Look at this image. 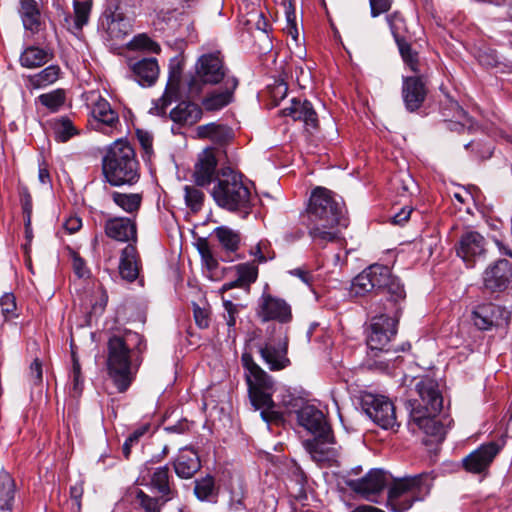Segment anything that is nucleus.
I'll return each instance as SVG.
<instances>
[{
  "label": "nucleus",
  "instance_id": "1",
  "mask_svg": "<svg viewBox=\"0 0 512 512\" xmlns=\"http://www.w3.org/2000/svg\"><path fill=\"white\" fill-rule=\"evenodd\" d=\"M146 345L143 337L133 331L113 335L107 343V370L117 391L124 393L134 381L142 364Z\"/></svg>",
  "mask_w": 512,
  "mask_h": 512
},
{
  "label": "nucleus",
  "instance_id": "2",
  "mask_svg": "<svg viewBox=\"0 0 512 512\" xmlns=\"http://www.w3.org/2000/svg\"><path fill=\"white\" fill-rule=\"evenodd\" d=\"M308 215L309 235L313 243L321 248L338 239V226L347 227L348 225L342 202L324 187H317L313 190Z\"/></svg>",
  "mask_w": 512,
  "mask_h": 512
},
{
  "label": "nucleus",
  "instance_id": "3",
  "mask_svg": "<svg viewBox=\"0 0 512 512\" xmlns=\"http://www.w3.org/2000/svg\"><path fill=\"white\" fill-rule=\"evenodd\" d=\"M416 390L419 399L409 402L411 406L409 425L442 440L447 429L436 419L443 406V397L438 389V383L432 378H424L416 384Z\"/></svg>",
  "mask_w": 512,
  "mask_h": 512
},
{
  "label": "nucleus",
  "instance_id": "4",
  "mask_svg": "<svg viewBox=\"0 0 512 512\" xmlns=\"http://www.w3.org/2000/svg\"><path fill=\"white\" fill-rule=\"evenodd\" d=\"M241 363L244 368V377L248 387L251 404L256 410H261L260 416L266 423H279L283 415L274 410L272 399L274 381L254 360L249 352L242 353Z\"/></svg>",
  "mask_w": 512,
  "mask_h": 512
},
{
  "label": "nucleus",
  "instance_id": "5",
  "mask_svg": "<svg viewBox=\"0 0 512 512\" xmlns=\"http://www.w3.org/2000/svg\"><path fill=\"white\" fill-rule=\"evenodd\" d=\"M386 293L387 299L396 306V314L400 310L401 302L406 298L404 285L398 277L394 276L388 266L372 264L353 280L350 286V294L363 297L368 294Z\"/></svg>",
  "mask_w": 512,
  "mask_h": 512
},
{
  "label": "nucleus",
  "instance_id": "6",
  "mask_svg": "<svg viewBox=\"0 0 512 512\" xmlns=\"http://www.w3.org/2000/svg\"><path fill=\"white\" fill-rule=\"evenodd\" d=\"M220 179L210 192L215 203L230 212H239L242 217L250 214L251 191L243 181V174L229 167L220 174Z\"/></svg>",
  "mask_w": 512,
  "mask_h": 512
},
{
  "label": "nucleus",
  "instance_id": "7",
  "mask_svg": "<svg viewBox=\"0 0 512 512\" xmlns=\"http://www.w3.org/2000/svg\"><path fill=\"white\" fill-rule=\"evenodd\" d=\"M432 481L429 473L396 479L388 490V507L394 512L409 510L414 502L422 501L429 494Z\"/></svg>",
  "mask_w": 512,
  "mask_h": 512
},
{
  "label": "nucleus",
  "instance_id": "8",
  "mask_svg": "<svg viewBox=\"0 0 512 512\" xmlns=\"http://www.w3.org/2000/svg\"><path fill=\"white\" fill-rule=\"evenodd\" d=\"M227 69L224 66L223 59L218 53H209L202 55L196 63V75L188 82L189 94L193 97L202 92L203 84L215 85L225 82Z\"/></svg>",
  "mask_w": 512,
  "mask_h": 512
},
{
  "label": "nucleus",
  "instance_id": "9",
  "mask_svg": "<svg viewBox=\"0 0 512 512\" xmlns=\"http://www.w3.org/2000/svg\"><path fill=\"white\" fill-rule=\"evenodd\" d=\"M362 405L369 418L383 429H394L399 426L395 406L387 397L367 394L363 397Z\"/></svg>",
  "mask_w": 512,
  "mask_h": 512
},
{
  "label": "nucleus",
  "instance_id": "10",
  "mask_svg": "<svg viewBox=\"0 0 512 512\" xmlns=\"http://www.w3.org/2000/svg\"><path fill=\"white\" fill-rule=\"evenodd\" d=\"M258 352L271 371H280L290 366L287 337L268 338L258 345Z\"/></svg>",
  "mask_w": 512,
  "mask_h": 512
},
{
  "label": "nucleus",
  "instance_id": "11",
  "mask_svg": "<svg viewBox=\"0 0 512 512\" xmlns=\"http://www.w3.org/2000/svg\"><path fill=\"white\" fill-rule=\"evenodd\" d=\"M397 319L385 314L375 316L367 334V345L371 350L383 351L396 334Z\"/></svg>",
  "mask_w": 512,
  "mask_h": 512
},
{
  "label": "nucleus",
  "instance_id": "12",
  "mask_svg": "<svg viewBox=\"0 0 512 512\" xmlns=\"http://www.w3.org/2000/svg\"><path fill=\"white\" fill-rule=\"evenodd\" d=\"M346 485L355 493L368 501H375L376 497L388 484L387 474L381 469H371L360 479L346 480Z\"/></svg>",
  "mask_w": 512,
  "mask_h": 512
},
{
  "label": "nucleus",
  "instance_id": "13",
  "mask_svg": "<svg viewBox=\"0 0 512 512\" xmlns=\"http://www.w3.org/2000/svg\"><path fill=\"white\" fill-rule=\"evenodd\" d=\"M499 450L494 442L483 444L462 459V466L468 473L486 475Z\"/></svg>",
  "mask_w": 512,
  "mask_h": 512
},
{
  "label": "nucleus",
  "instance_id": "14",
  "mask_svg": "<svg viewBox=\"0 0 512 512\" xmlns=\"http://www.w3.org/2000/svg\"><path fill=\"white\" fill-rule=\"evenodd\" d=\"M483 283L490 292H502L512 284V264L499 259L489 265L483 273Z\"/></svg>",
  "mask_w": 512,
  "mask_h": 512
},
{
  "label": "nucleus",
  "instance_id": "15",
  "mask_svg": "<svg viewBox=\"0 0 512 512\" xmlns=\"http://www.w3.org/2000/svg\"><path fill=\"white\" fill-rule=\"evenodd\" d=\"M257 314L265 322L287 323L292 318L291 307L284 299L265 293L259 299Z\"/></svg>",
  "mask_w": 512,
  "mask_h": 512
},
{
  "label": "nucleus",
  "instance_id": "16",
  "mask_svg": "<svg viewBox=\"0 0 512 512\" xmlns=\"http://www.w3.org/2000/svg\"><path fill=\"white\" fill-rule=\"evenodd\" d=\"M106 180L112 186L132 185L139 178L137 162H102Z\"/></svg>",
  "mask_w": 512,
  "mask_h": 512
},
{
  "label": "nucleus",
  "instance_id": "17",
  "mask_svg": "<svg viewBox=\"0 0 512 512\" xmlns=\"http://www.w3.org/2000/svg\"><path fill=\"white\" fill-rule=\"evenodd\" d=\"M238 86L236 77H227L222 86L207 93L202 101L201 108L207 112H214L228 106L234 98V92Z\"/></svg>",
  "mask_w": 512,
  "mask_h": 512
},
{
  "label": "nucleus",
  "instance_id": "18",
  "mask_svg": "<svg viewBox=\"0 0 512 512\" xmlns=\"http://www.w3.org/2000/svg\"><path fill=\"white\" fill-rule=\"evenodd\" d=\"M471 319L479 330H488L492 326L508 324L509 312L498 305L488 303L477 306L472 312Z\"/></svg>",
  "mask_w": 512,
  "mask_h": 512
},
{
  "label": "nucleus",
  "instance_id": "19",
  "mask_svg": "<svg viewBox=\"0 0 512 512\" xmlns=\"http://www.w3.org/2000/svg\"><path fill=\"white\" fill-rule=\"evenodd\" d=\"M297 422L317 437L326 438L332 432L323 412L313 405L302 406L297 411Z\"/></svg>",
  "mask_w": 512,
  "mask_h": 512
},
{
  "label": "nucleus",
  "instance_id": "20",
  "mask_svg": "<svg viewBox=\"0 0 512 512\" xmlns=\"http://www.w3.org/2000/svg\"><path fill=\"white\" fill-rule=\"evenodd\" d=\"M486 252L485 238L476 231L464 233L457 246V255L463 259L468 267H473L475 261L484 256Z\"/></svg>",
  "mask_w": 512,
  "mask_h": 512
},
{
  "label": "nucleus",
  "instance_id": "21",
  "mask_svg": "<svg viewBox=\"0 0 512 512\" xmlns=\"http://www.w3.org/2000/svg\"><path fill=\"white\" fill-rule=\"evenodd\" d=\"M104 231L107 237L128 244L137 242V225L129 217H110L105 221Z\"/></svg>",
  "mask_w": 512,
  "mask_h": 512
},
{
  "label": "nucleus",
  "instance_id": "22",
  "mask_svg": "<svg viewBox=\"0 0 512 512\" xmlns=\"http://www.w3.org/2000/svg\"><path fill=\"white\" fill-rule=\"evenodd\" d=\"M93 0H73V13L63 12L62 26L75 36H79L90 19Z\"/></svg>",
  "mask_w": 512,
  "mask_h": 512
},
{
  "label": "nucleus",
  "instance_id": "23",
  "mask_svg": "<svg viewBox=\"0 0 512 512\" xmlns=\"http://www.w3.org/2000/svg\"><path fill=\"white\" fill-rule=\"evenodd\" d=\"M426 83L420 76H407L403 78L402 98L406 109L410 112L418 110L427 96Z\"/></svg>",
  "mask_w": 512,
  "mask_h": 512
},
{
  "label": "nucleus",
  "instance_id": "24",
  "mask_svg": "<svg viewBox=\"0 0 512 512\" xmlns=\"http://www.w3.org/2000/svg\"><path fill=\"white\" fill-rule=\"evenodd\" d=\"M283 114L290 116L295 121H302L305 129L310 133L318 129V115L312 103L306 99L293 98L290 106L283 109Z\"/></svg>",
  "mask_w": 512,
  "mask_h": 512
},
{
  "label": "nucleus",
  "instance_id": "25",
  "mask_svg": "<svg viewBox=\"0 0 512 512\" xmlns=\"http://www.w3.org/2000/svg\"><path fill=\"white\" fill-rule=\"evenodd\" d=\"M126 498L135 510L141 512H161L164 505L169 502L157 493H151L148 489L145 491L138 487L131 488Z\"/></svg>",
  "mask_w": 512,
  "mask_h": 512
},
{
  "label": "nucleus",
  "instance_id": "26",
  "mask_svg": "<svg viewBox=\"0 0 512 512\" xmlns=\"http://www.w3.org/2000/svg\"><path fill=\"white\" fill-rule=\"evenodd\" d=\"M87 100L91 107V114L97 121V125L103 124L107 127L113 128L119 123V117L104 97L97 92H90Z\"/></svg>",
  "mask_w": 512,
  "mask_h": 512
},
{
  "label": "nucleus",
  "instance_id": "27",
  "mask_svg": "<svg viewBox=\"0 0 512 512\" xmlns=\"http://www.w3.org/2000/svg\"><path fill=\"white\" fill-rule=\"evenodd\" d=\"M230 166L218 165V162H194L191 170V181L197 187H207L210 184H217L220 174Z\"/></svg>",
  "mask_w": 512,
  "mask_h": 512
},
{
  "label": "nucleus",
  "instance_id": "28",
  "mask_svg": "<svg viewBox=\"0 0 512 512\" xmlns=\"http://www.w3.org/2000/svg\"><path fill=\"white\" fill-rule=\"evenodd\" d=\"M140 269L141 259L136 245L127 244L120 254L118 266L120 277L127 282H133L138 278Z\"/></svg>",
  "mask_w": 512,
  "mask_h": 512
},
{
  "label": "nucleus",
  "instance_id": "29",
  "mask_svg": "<svg viewBox=\"0 0 512 512\" xmlns=\"http://www.w3.org/2000/svg\"><path fill=\"white\" fill-rule=\"evenodd\" d=\"M172 465L176 475L182 479L192 478L201 469L200 457L190 447L181 448Z\"/></svg>",
  "mask_w": 512,
  "mask_h": 512
},
{
  "label": "nucleus",
  "instance_id": "30",
  "mask_svg": "<svg viewBox=\"0 0 512 512\" xmlns=\"http://www.w3.org/2000/svg\"><path fill=\"white\" fill-rule=\"evenodd\" d=\"M19 3V15L25 30L32 34L39 33L44 26V21L38 2L35 0H20Z\"/></svg>",
  "mask_w": 512,
  "mask_h": 512
},
{
  "label": "nucleus",
  "instance_id": "31",
  "mask_svg": "<svg viewBox=\"0 0 512 512\" xmlns=\"http://www.w3.org/2000/svg\"><path fill=\"white\" fill-rule=\"evenodd\" d=\"M147 489L151 493H157L169 501L178 494L174 484L170 481L169 468L167 466L158 467L153 472Z\"/></svg>",
  "mask_w": 512,
  "mask_h": 512
},
{
  "label": "nucleus",
  "instance_id": "32",
  "mask_svg": "<svg viewBox=\"0 0 512 512\" xmlns=\"http://www.w3.org/2000/svg\"><path fill=\"white\" fill-rule=\"evenodd\" d=\"M203 115L200 105L191 101H181L170 111V119L181 126L196 124Z\"/></svg>",
  "mask_w": 512,
  "mask_h": 512
},
{
  "label": "nucleus",
  "instance_id": "33",
  "mask_svg": "<svg viewBox=\"0 0 512 512\" xmlns=\"http://www.w3.org/2000/svg\"><path fill=\"white\" fill-rule=\"evenodd\" d=\"M102 26L105 30L106 39L113 42V44H119L129 35L130 23L119 13H112L107 16L102 22Z\"/></svg>",
  "mask_w": 512,
  "mask_h": 512
},
{
  "label": "nucleus",
  "instance_id": "34",
  "mask_svg": "<svg viewBox=\"0 0 512 512\" xmlns=\"http://www.w3.org/2000/svg\"><path fill=\"white\" fill-rule=\"evenodd\" d=\"M130 68L136 81L143 86L152 85L159 75V66L155 58H143L141 60L131 62Z\"/></svg>",
  "mask_w": 512,
  "mask_h": 512
},
{
  "label": "nucleus",
  "instance_id": "35",
  "mask_svg": "<svg viewBox=\"0 0 512 512\" xmlns=\"http://www.w3.org/2000/svg\"><path fill=\"white\" fill-rule=\"evenodd\" d=\"M53 58V53L49 50L38 47L29 46L20 55V64L26 68H37L43 66Z\"/></svg>",
  "mask_w": 512,
  "mask_h": 512
},
{
  "label": "nucleus",
  "instance_id": "36",
  "mask_svg": "<svg viewBox=\"0 0 512 512\" xmlns=\"http://www.w3.org/2000/svg\"><path fill=\"white\" fill-rule=\"evenodd\" d=\"M213 234L227 254L234 253L239 249L241 236L238 231L227 226H219L214 229Z\"/></svg>",
  "mask_w": 512,
  "mask_h": 512
},
{
  "label": "nucleus",
  "instance_id": "37",
  "mask_svg": "<svg viewBox=\"0 0 512 512\" xmlns=\"http://www.w3.org/2000/svg\"><path fill=\"white\" fill-rule=\"evenodd\" d=\"M196 134L197 137L201 139L209 138L216 142H224L231 138L232 131L226 125L211 122L198 126L196 128Z\"/></svg>",
  "mask_w": 512,
  "mask_h": 512
},
{
  "label": "nucleus",
  "instance_id": "38",
  "mask_svg": "<svg viewBox=\"0 0 512 512\" xmlns=\"http://www.w3.org/2000/svg\"><path fill=\"white\" fill-rule=\"evenodd\" d=\"M15 495V482L5 471L0 473V510L10 512Z\"/></svg>",
  "mask_w": 512,
  "mask_h": 512
},
{
  "label": "nucleus",
  "instance_id": "39",
  "mask_svg": "<svg viewBox=\"0 0 512 512\" xmlns=\"http://www.w3.org/2000/svg\"><path fill=\"white\" fill-rule=\"evenodd\" d=\"M60 72L61 70L58 65H50L36 74L29 75V85L35 89L51 85L59 79Z\"/></svg>",
  "mask_w": 512,
  "mask_h": 512
},
{
  "label": "nucleus",
  "instance_id": "40",
  "mask_svg": "<svg viewBox=\"0 0 512 512\" xmlns=\"http://www.w3.org/2000/svg\"><path fill=\"white\" fill-rule=\"evenodd\" d=\"M334 442L332 432H329L326 438L314 436L313 439L306 440L304 447L315 461H323L327 455V445Z\"/></svg>",
  "mask_w": 512,
  "mask_h": 512
},
{
  "label": "nucleus",
  "instance_id": "41",
  "mask_svg": "<svg viewBox=\"0 0 512 512\" xmlns=\"http://www.w3.org/2000/svg\"><path fill=\"white\" fill-rule=\"evenodd\" d=\"M55 139L58 142H66L74 135L78 134L76 127L68 117H58L50 121Z\"/></svg>",
  "mask_w": 512,
  "mask_h": 512
},
{
  "label": "nucleus",
  "instance_id": "42",
  "mask_svg": "<svg viewBox=\"0 0 512 512\" xmlns=\"http://www.w3.org/2000/svg\"><path fill=\"white\" fill-rule=\"evenodd\" d=\"M135 152L129 142L119 139L107 149L102 160H133Z\"/></svg>",
  "mask_w": 512,
  "mask_h": 512
},
{
  "label": "nucleus",
  "instance_id": "43",
  "mask_svg": "<svg viewBox=\"0 0 512 512\" xmlns=\"http://www.w3.org/2000/svg\"><path fill=\"white\" fill-rule=\"evenodd\" d=\"M111 198L113 202L127 213H135L139 210L142 202V196L137 193H120L112 192Z\"/></svg>",
  "mask_w": 512,
  "mask_h": 512
},
{
  "label": "nucleus",
  "instance_id": "44",
  "mask_svg": "<svg viewBox=\"0 0 512 512\" xmlns=\"http://www.w3.org/2000/svg\"><path fill=\"white\" fill-rule=\"evenodd\" d=\"M394 40L397 43L407 40L408 29L404 17L400 12H394L386 17Z\"/></svg>",
  "mask_w": 512,
  "mask_h": 512
},
{
  "label": "nucleus",
  "instance_id": "45",
  "mask_svg": "<svg viewBox=\"0 0 512 512\" xmlns=\"http://www.w3.org/2000/svg\"><path fill=\"white\" fill-rule=\"evenodd\" d=\"M65 100V92L62 89H56L38 96L39 103L51 112H57L64 105Z\"/></svg>",
  "mask_w": 512,
  "mask_h": 512
},
{
  "label": "nucleus",
  "instance_id": "46",
  "mask_svg": "<svg viewBox=\"0 0 512 512\" xmlns=\"http://www.w3.org/2000/svg\"><path fill=\"white\" fill-rule=\"evenodd\" d=\"M397 46L403 61L410 68V70L416 74L420 73L421 70L419 67L418 53L412 50L408 40L397 43Z\"/></svg>",
  "mask_w": 512,
  "mask_h": 512
},
{
  "label": "nucleus",
  "instance_id": "47",
  "mask_svg": "<svg viewBox=\"0 0 512 512\" xmlns=\"http://www.w3.org/2000/svg\"><path fill=\"white\" fill-rule=\"evenodd\" d=\"M184 193L186 205L193 211L200 210L205 199L204 193L195 186L190 185L184 187Z\"/></svg>",
  "mask_w": 512,
  "mask_h": 512
},
{
  "label": "nucleus",
  "instance_id": "48",
  "mask_svg": "<svg viewBox=\"0 0 512 512\" xmlns=\"http://www.w3.org/2000/svg\"><path fill=\"white\" fill-rule=\"evenodd\" d=\"M214 488L215 484L213 477L207 475L204 478L195 481L194 493L199 500L205 501L213 494Z\"/></svg>",
  "mask_w": 512,
  "mask_h": 512
},
{
  "label": "nucleus",
  "instance_id": "49",
  "mask_svg": "<svg viewBox=\"0 0 512 512\" xmlns=\"http://www.w3.org/2000/svg\"><path fill=\"white\" fill-rule=\"evenodd\" d=\"M237 275L240 277V282L248 287L254 283L258 276V268L254 263H242L236 267Z\"/></svg>",
  "mask_w": 512,
  "mask_h": 512
},
{
  "label": "nucleus",
  "instance_id": "50",
  "mask_svg": "<svg viewBox=\"0 0 512 512\" xmlns=\"http://www.w3.org/2000/svg\"><path fill=\"white\" fill-rule=\"evenodd\" d=\"M197 249L200 253L201 259L209 270H214L218 266V261L214 257L209 242L201 238L198 240Z\"/></svg>",
  "mask_w": 512,
  "mask_h": 512
},
{
  "label": "nucleus",
  "instance_id": "51",
  "mask_svg": "<svg viewBox=\"0 0 512 512\" xmlns=\"http://www.w3.org/2000/svg\"><path fill=\"white\" fill-rule=\"evenodd\" d=\"M136 136L143 151L142 158L150 160L154 154L152 134L148 131L137 129Z\"/></svg>",
  "mask_w": 512,
  "mask_h": 512
},
{
  "label": "nucleus",
  "instance_id": "52",
  "mask_svg": "<svg viewBox=\"0 0 512 512\" xmlns=\"http://www.w3.org/2000/svg\"><path fill=\"white\" fill-rule=\"evenodd\" d=\"M131 45L136 49H143L153 53L160 52V46L144 34L134 37V39L131 41Z\"/></svg>",
  "mask_w": 512,
  "mask_h": 512
},
{
  "label": "nucleus",
  "instance_id": "53",
  "mask_svg": "<svg viewBox=\"0 0 512 512\" xmlns=\"http://www.w3.org/2000/svg\"><path fill=\"white\" fill-rule=\"evenodd\" d=\"M250 255L254 256L259 263H264L274 258V253L269 250V243L267 241H260L250 250Z\"/></svg>",
  "mask_w": 512,
  "mask_h": 512
},
{
  "label": "nucleus",
  "instance_id": "54",
  "mask_svg": "<svg viewBox=\"0 0 512 512\" xmlns=\"http://www.w3.org/2000/svg\"><path fill=\"white\" fill-rule=\"evenodd\" d=\"M193 314L196 325L200 329H206L210 324V311L206 307H200L198 304L193 303Z\"/></svg>",
  "mask_w": 512,
  "mask_h": 512
},
{
  "label": "nucleus",
  "instance_id": "55",
  "mask_svg": "<svg viewBox=\"0 0 512 512\" xmlns=\"http://www.w3.org/2000/svg\"><path fill=\"white\" fill-rule=\"evenodd\" d=\"M72 380L74 395H80L83 389V379L80 363L74 354L72 355Z\"/></svg>",
  "mask_w": 512,
  "mask_h": 512
},
{
  "label": "nucleus",
  "instance_id": "56",
  "mask_svg": "<svg viewBox=\"0 0 512 512\" xmlns=\"http://www.w3.org/2000/svg\"><path fill=\"white\" fill-rule=\"evenodd\" d=\"M293 483L292 486H289V492L292 496H294L296 499L302 500L306 498V491H305V483L306 478L303 475L302 472H299L296 475L295 481H291Z\"/></svg>",
  "mask_w": 512,
  "mask_h": 512
},
{
  "label": "nucleus",
  "instance_id": "57",
  "mask_svg": "<svg viewBox=\"0 0 512 512\" xmlns=\"http://www.w3.org/2000/svg\"><path fill=\"white\" fill-rule=\"evenodd\" d=\"M268 88L269 95L275 105H277L281 100H283L288 92V85L282 80L276 81L273 85H270Z\"/></svg>",
  "mask_w": 512,
  "mask_h": 512
},
{
  "label": "nucleus",
  "instance_id": "58",
  "mask_svg": "<svg viewBox=\"0 0 512 512\" xmlns=\"http://www.w3.org/2000/svg\"><path fill=\"white\" fill-rule=\"evenodd\" d=\"M223 306L225 309L224 319L229 329L233 328L236 324V316L239 312L238 305L234 304L230 300H224Z\"/></svg>",
  "mask_w": 512,
  "mask_h": 512
},
{
  "label": "nucleus",
  "instance_id": "59",
  "mask_svg": "<svg viewBox=\"0 0 512 512\" xmlns=\"http://www.w3.org/2000/svg\"><path fill=\"white\" fill-rule=\"evenodd\" d=\"M83 484L81 482L76 483L75 485L70 487V498L72 501V511L80 512L81 510V499L83 496Z\"/></svg>",
  "mask_w": 512,
  "mask_h": 512
},
{
  "label": "nucleus",
  "instance_id": "60",
  "mask_svg": "<svg viewBox=\"0 0 512 512\" xmlns=\"http://www.w3.org/2000/svg\"><path fill=\"white\" fill-rule=\"evenodd\" d=\"M0 307L2 309V313L5 317L11 316L15 309H16V303H15V297L13 294H5L0 298Z\"/></svg>",
  "mask_w": 512,
  "mask_h": 512
},
{
  "label": "nucleus",
  "instance_id": "61",
  "mask_svg": "<svg viewBox=\"0 0 512 512\" xmlns=\"http://www.w3.org/2000/svg\"><path fill=\"white\" fill-rule=\"evenodd\" d=\"M284 8H285V15L286 20L288 23V30L291 35H293V31L297 33L296 29V14H295V8L293 5L292 0H288L287 2H284Z\"/></svg>",
  "mask_w": 512,
  "mask_h": 512
},
{
  "label": "nucleus",
  "instance_id": "62",
  "mask_svg": "<svg viewBox=\"0 0 512 512\" xmlns=\"http://www.w3.org/2000/svg\"><path fill=\"white\" fill-rule=\"evenodd\" d=\"M371 16L377 17L391 8L392 0H369Z\"/></svg>",
  "mask_w": 512,
  "mask_h": 512
},
{
  "label": "nucleus",
  "instance_id": "63",
  "mask_svg": "<svg viewBox=\"0 0 512 512\" xmlns=\"http://www.w3.org/2000/svg\"><path fill=\"white\" fill-rule=\"evenodd\" d=\"M29 378L34 385L42 383V364L38 358L34 359L29 367Z\"/></svg>",
  "mask_w": 512,
  "mask_h": 512
},
{
  "label": "nucleus",
  "instance_id": "64",
  "mask_svg": "<svg viewBox=\"0 0 512 512\" xmlns=\"http://www.w3.org/2000/svg\"><path fill=\"white\" fill-rule=\"evenodd\" d=\"M73 271L79 278L89 276V269L86 267L85 261L77 254L73 255Z\"/></svg>",
  "mask_w": 512,
  "mask_h": 512
}]
</instances>
